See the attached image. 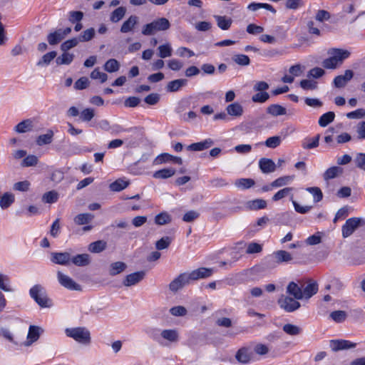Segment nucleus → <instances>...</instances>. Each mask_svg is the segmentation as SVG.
<instances>
[{
    "mask_svg": "<svg viewBox=\"0 0 365 365\" xmlns=\"http://www.w3.org/2000/svg\"><path fill=\"white\" fill-rule=\"evenodd\" d=\"M259 167L263 173H271L276 170L274 162L266 158H262L259 160Z\"/></svg>",
    "mask_w": 365,
    "mask_h": 365,
    "instance_id": "dca6fc26",
    "label": "nucleus"
},
{
    "mask_svg": "<svg viewBox=\"0 0 365 365\" xmlns=\"http://www.w3.org/2000/svg\"><path fill=\"white\" fill-rule=\"evenodd\" d=\"M0 289L4 292H10L13 289L10 286V280L7 275L0 273Z\"/></svg>",
    "mask_w": 365,
    "mask_h": 365,
    "instance_id": "3c124183",
    "label": "nucleus"
},
{
    "mask_svg": "<svg viewBox=\"0 0 365 365\" xmlns=\"http://www.w3.org/2000/svg\"><path fill=\"white\" fill-rule=\"evenodd\" d=\"M320 135L318 134L313 138H307L302 143L304 149H312L319 146Z\"/></svg>",
    "mask_w": 365,
    "mask_h": 365,
    "instance_id": "09e8293b",
    "label": "nucleus"
},
{
    "mask_svg": "<svg viewBox=\"0 0 365 365\" xmlns=\"http://www.w3.org/2000/svg\"><path fill=\"white\" fill-rule=\"evenodd\" d=\"M269 98V95L267 92H258L253 95L252 101L255 103H264Z\"/></svg>",
    "mask_w": 365,
    "mask_h": 365,
    "instance_id": "680f3d73",
    "label": "nucleus"
},
{
    "mask_svg": "<svg viewBox=\"0 0 365 365\" xmlns=\"http://www.w3.org/2000/svg\"><path fill=\"white\" fill-rule=\"evenodd\" d=\"M71 257L70 253L65 252H52L51 260L53 263L66 265L71 261Z\"/></svg>",
    "mask_w": 365,
    "mask_h": 365,
    "instance_id": "ddd939ff",
    "label": "nucleus"
},
{
    "mask_svg": "<svg viewBox=\"0 0 365 365\" xmlns=\"http://www.w3.org/2000/svg\"><path fill=\"white\" fill-rule=\"evenodd\" d=\"M232 60L237 65L246 66L250 65V59L248 56L245 54H235L232 57Z\"/></svg>",
    "mask_w": 365,
    "mask_h": 365,
    "instance_id": "a18cd8bd",
    "label": "nucleus"
},
{
    "mask_svg": "<svg viewBox=\"0 0 365 365\" xmlns=\"http://www.w3.org/2000/svg\"><path fill=\"white\" fill-rule=\"evenodd\" d=\"M65 334L68 337L73 339L80 344L88 345L91 343V333L86 327L66 328Z\"/></svg>",
    "mask_w": 365,
    "mask_h": 365,
    "instance_id": "20e7f679",
    "label": "nucleus"
},
{
    "mask_svg": "<svg viewBox=\"0 0 365 365\" xmlns=\"http://www.w3.org/2000/svg\"><path fill=\"white\" fill-rule=\"evenodd\" d=\"M252 356L251 351L247 347L240 349L235 354L237 361L243 364H248L251 361Z\"/></svg>",
    "mask_w": 365,
    "mask_h": 365,
    "instance_id": "f3484780",
    "label": "nucleus"
},
{
    "mask_svg": "<svg viewBox=\"0 0 365 365\" xmlns=\"http://www.w3.org/2000/svg\"><path fill=\"white\" fill-rule=\"evenodd\" d=\"M191 283L188 272L180 274L174 278L168 285L169 290L173 293H176L181 290L184 287Z\"/></svg>",
    "mask_w": 365,
    "mask_h": 365,
    "instance_id": "423d86ee",
    "label": "nucleus"
},
{
    "mask_svg": "<svg viewBox=\"0 0 365 365\" xmlns=\"http://www.w3.org/2000/svg\"><path fill=\"white\" fill-rule=\"evenodd\" d=\"M214 269L212 268L200 267L188 272L191 282L201 279H206L212 275Z\"/></svg>",
    "mask_w": 365,
    "mask_h": 365,
    "instance_id": "9d476101",
    "label": "nucleus"
},
{
    "mask_svg": "<svg viewBox=\"0 0 365 365\" xmlns=\"http://www.w3.org/2000/svg\"><path fill=\"white\" fill-rule=\"evenodd\" d=\"M158 56L161 58H165L172 56L173 48L168 43L160 45L158 46Z\"/></svg>",
    "mask_w": 365,
    "mask_h": 365,
    "instance_id": "58836bf2",
    "label": "nucleus"
},
{
    "mask_svg": "<svg viewBox=\"0 0 365 365\" xmlns=\"http://www.w3.org/2000/svg\"><path fill=\"white\" fill-rule=\"evenodd\" d=\"M42 332L43 329L41 327L31 325L29 327L27 335V341L25 342V345L27 346H31L34 342L38 339L40 334Z\"/></svg>",
    "mask_w": 365,
    "mask_h": 365,
    "instance_id": "4468645a",
    "label": "nucleus"
},
{
    "mask_svg": "<svg viewBox=\"0 0 365 365\" xmlns=\"http://www.w3.org/2000/svg\"><path fill=\"white\" fill-rule=\"evenodd\" d=\"M273 257L276 262L281 264L283 262H288L292 259L291 254L284 250H279L273 253Z\"/></svg>",
    "mask_w": 365,
    "mask_h": 365,
    "instance_id": "a878e982",
    "label": "nucleus"
},
{
    "mask_svg": "<svg viewBox=\"0 0 365 365\" xmlns=\"http://www.w3.org/2000/svg\"><path fill=\"white\" fill-rule=\"evenodd\" d=\"M175 173V169L169 168L155 171L153 176L156 179H167L173 176Z\"/></svg>",
    "mask_w": 365,
    "mask_h": 365,
    "instance_id": "bb28decb",
    "label": "nucleus"
},
{
    "mask_svg": "<svg viewBox=\"0 0 365 365\" xmlns=\"http://www.w3.org/2000/svg\"><path fill=\"white\" fill-rule=\"evenodd\" d=\"M280 307L286 312H292L300 307V303L294 298L289 297H282L278 300Z\"/></svg>",
    "mask_w": 365,
    "mask_h": 365,
    "instance_id": "1a4fd4ad",
    "label": "nucleus"
},
{
    "mask_svg": "<svg viewBox=\"0 0 365 365\" xmlns=\"http://www.w3.org/2000/svg\"><path fill=\"white\" fill-rule=\"evenodd\" d=\"M56 55L57 53L56 51H51L44 54L41 59L37 63V66H42L48 65L51 61L56 57Z\"/></svg>",
    "mask_w": 365,
    "mask_h": 365,
    "instance_id": "8fccbe9b",
    "label": "nucleus"
},
{
    "mask_svg": "<svg viewBox=\"0 0 365 365\" xmlns=\"http://www.w3.org/2000/svg\"><path fill=\"white\" fill-rule=\"evenodd\" d=\"M73 54L65 51L56 58V63L57 65H68L73 61Z\"/></svg>",
    "mask_w": 365,
    "mask_h": 365,
    "instance_id": "37998d69",
    "label": "nucleus"
},
{
    "mask_svg": "<svg viewBox=\"0 0 365 365\" xmlns=\"http://www.w3.org/2000/svg\"><path fill=\"white\" fill-rule=\"evenodd\" d=\"M79 41V39L76 38L67 40L61 45V49L63 52L67 51L71 48L76 46Z\"/></svg>",
    "mask_w": 365,
    "mask_h": 365,
    "instance_id": "13d9d810",
    "label": "nucleus"
},
{
    "mask_svg": "<svg viewBox=\"0 0 365 365\" xmlns=\"http://www.w3.org/2000/svg\"><path fill=\"white\" fill-rule=\"evenodd\" d=\"M171 220L170 215L166 212H162L157 215L155 217V222L159 225H163Z\"/></svg>",
    "mask_w": 365,
    "mask_h": 365,
    "instance_id": "4d7b16f0",
    "label": "nucleus"
},
{
    "mask_svg": "<svg viewBox=\"0 0 365 365\" xmlns=\"http://www.w3.org/2000/svg\"><path fill=\"white\" fill-rule=\"evenodd\" d=\"M247 9L252 11H256L259 9H264L269 11L274 14H275L277 12L276 9L271 4L266 3L252 2L248 5Z\"/></svg>",
    "mask_w": 365,
    "mask_h": 365,
    "instance_id": "c756f323",
    "label": "nucleus"
},
{
    "mask_svg": "<svg viewBox=\"0 0 365 365\" xmlns=\"http://www.w3.org/2000/svg\"><path fill=\"white\" fill-rule=\"evenodd\" d=\"M171 243V238L169 237H163L158 240L155 243V247L158 250L166 249Z\"/></svg>",
    "mask_w": 365,
    "mask_h": 365,
    "instance_id": "052dcab7",
    "label": "nucleus"
},
{
    "mask_svg": "<svg viewBox=\"0 0 365 365\" xmlns=\"http://www.w3.org/2000/svg\"><path fill=\"white\" fill-rule=\"evenodd\" d=\"M307 190L313 195L314 201L315 202H319L322 200L323 193L319 187H307Z\"/></svg>",
    "mask_w": 365,
    "mask_h": 365,
    "instance_id": "864d4df0",
    "label": "nucleus"
},
{
    "mask_svg": "<svg viewBox=\"0 0 365 365\" xmlns=\"http://www.w3.org/2000/svg\"><path fill=\"white\" fill-rule=\"evenodd\" d=\"M31 297L42 308H49L52 301L48 297L46 289L41 284H35L29 290Z\"/></svg>",
    "mask_w": 365,
    "mask_h": 365,
    "instance_id": "7ed1b4c3",
    "label": "nucleus"
},
{
    "mask_svg": "<svg viewBox=\"0 0 365 365\" xmlns=\"http://www.w3.org/2000/svg\"><path fill=\"white\" fill-rule=\"evenodd\" d=\"M170 27V23L168 19L161 17L145 24L142 28L141 33L144 36H153L158 32L168 30Z\"/></svg>",
    "mask_w": 365,
    "mask_h": 365,
    "instance_id": "f03ea898",
    "label": "nucleus"
},
{
    "mask_svg": "<svg viewBox=\"0 0 365 365\" xmlns=\"http://www.w3.org/2000/svg\"><path fill=\"white\" fill-rule=\"evenodd\" d=\"M53 137V132L51 130H48L46 134L40 135L37 138L36 143L40 146L50 144L52 142Z\"/></svg>",
    "mask_w": 365,
    "mask_h": 365,
    "instance_id": "e433bc0d",
    "label": "nucleus"
},
{
    "mask_svg": "<svg viewBox=\"0 0 365 365\" xmlns=\"http://www.w3.org/2000/svg\"><path fill=\"white\" fill-rule=\"evenodd\" d=\"M214 18L217 21L218 27L220 28L221 29L228 30L230 28L231 24L232 23V21L230 18H228L225 16L218 15L214 16Z\"/></svg>",
    "mask_w": 365,
    "mask_h": 365,
    "instance_id": "c85d7f7f",
    "label": "nucleus"
},
{
    "mask_svg": "<svg viewBox=\"0 0 365 365\" xmlns=\"http://www.w3.org/2000/svg\"><path fill=\"white\" fill-rule=\"evenodd\" d=\"M153 339L160 344L163 345L161 339L168 341L170 343H176L179 340V333L176 329H164L160 332V335L154 334Z\"/></svg>",
    "mask_w": 365,
    "mask_h": 365,
    "instance_id": "0eeeda50",
    "label": "nucleus"
},
{
    "mask_svg": "<svg viewBox=\"0 0 365 365\" xmlns=\"http://www.w3.org/2000/svg\"><path fill=\"white\" fill-rule=\"evenodd\" d=\"M187 83V80L185 78H179L170 81L166 86V90L168 92H177L181 88L185 86Z\"/></svg>",
    "mask_w": 365,
    "mask_h": 365,
    "instance_id": "a211bd4d",
    "label": "nucleus"
},
{
    "mask_svg": "<svg viewBox=\"0 0 365 365\" xmlns=\"http://www.w3.org/2000/svg\"><path fill=\"white\" fill-rule=\"evenodd\" d=\"M94 115L95 112L93 109L86 108L81 111L80 118L83 121L88 122L94 117Z\"/></svg>",
    "mask_w": 365,
    "mask_h": 365,
    "instance_id": "69168bd1",
    "label": "nucleus"
},
{
    "mask_svg": "<svg viewBox=\"0 0 365 365\" xmlns=\"http://www.w3.org/2000/svg\"><path fill=\"white\" fill-rule=\"evenodd\" d=\"M38 158L36 155H30L24 158L21 163L23 167H31L37 165Z\"/></svg>",
    "mask_w": 365,
    "mask_h": 365,
    "instance_id": "0e129e2a",
    "label": "nucleus"
},
{
    "mask_svg": "<svg viewBox=\"0 0 365 365\" xmlns=\"http://www.w3.org/2000/svg\"><path fill=\"white\" fill-rule=\"evenodd\" d=\"M328 54L330 56L323 61L322 66L327 69H334L341 65L350 56L351 53L341 48H331L328 51Z\"/></svg>",
    "mask_w": 365,
    "mask_h": 365,
    "instance_id": "f257e3e1",
    "label": "nucleus"
},
{
    "mask_svg": "<svg viewBox=\"0 0 365 365\" xmlns=\"http://www.w3.org/2000/svg\"><path fill=\"white\" fill-rule=\"evenodd\" d=\"M72 262L77 266H86L90 263V257L88 254H80L71 258Z\"/></svg>",
    "mask_w": 365,
    "mask_h": 365,
    "instance_id": "72a5a7b5",
    "label": "nucleus"
},
{
    "mask_svg": "<svg viewBox=\"0 0 365 365\" xmlns=\"http://www.w3.org/2000/svg\"><path fill=\"white\" fill-rule=\"evenodd\" d=\"M267 113L272 116L277 117L287 113V110L279 104H272L267 108Z\"/></svg>",
    "mask_w": 365,
    "mask_h": 365,
    "instance_id": "393cba45",
    "label": "nucleus"
},
{
    "mask_svg": "<svg viewBox=\"0 0 365 365\" xmlns=\"http://www.w3.org/2000/svg\"><path fill=\"white\" fill-rule=\"evenodd\" d=\"M33 128V122L31 119L24 120L19 123H18L15 128L14 130L19 133H24L32 130Z\"/></svg>",
    "mask_w": 365,
    "mask_h": 365,
    "instance_id": "cd10ccee",
    "label": "nucleus"
},
{
    "mask_svg": "<svg viewBox=\"0 0 365 365\" xmlns=\"http://www.w3.org/2000/svg\"><path fill=\"white\" fill-rule=\"evenodd\" d=\"M126 269L127 264L123 262L118 261L110 264L108 273L113 277L123 272Z\"/></svg>",
    "mask_w": 365,
    "mask_h": 365,
    "instance_id": "6ab92c4d",
    "label": "nucleus"
},
{
    "mask_svg": "<svg viewBox=\"0 0 365 365\" xmlns=\"http://www.w3.org/2000/svg\"><path fill=\"white\" fill-rule=\"evenodd\" d=\"M283 331L291 336H297L302 333V329L294 324H286L282 327Z\"/></svg>",
    "mask_w": 365,
    "mask_h": 365,
    "instance_id": "a19ab883",
    "label": "nucleus"
},
{
    "mask_svg": "<svg viewBox=\"0 0 365 365\" xmlns=\"http://www.w3.org/2000/svg\"><path fill=\"white\" fill-rule=\"evenodd\" d=\"M255 185V181L250 178H241L235 182V185L242 189H248Z\"/></svg>",
    "mask_w": 365,
    "mask_h": 365,
    "instance_id": "5fc2aeb1",
    "label": "nucleus"
},
{
    "mask_svg": "<svg viewBox=\"0 0 365 365\" xmlns=\"http://www.w3.org/2000/svg\"><path fill=\"white\" fill-rule=\"evenodd\" d=\"M282 140V139L281 136H277V135L272 136V137L268 138L265 140L264 145L266 147L269 148H276L281 144Z\"/></svg>",
    "mask_w": 365,
    "mask_h": 365,
    "instance_id": "603ef678",
    "label": "nucleus"
},
{
    "mask_svg": "<svg viewBox=\"0 0 365 365\" xmlns=\"http://www.w3.org/2000/svg\"><path fill=\"white\" fill-rule=\"evenodd\" d=\"M294 190L293 187H287L284 188H282L277 191L272 197V200L274 202L279 201L286 197H289V199L291 200V195L292 190Z\"/></svg>",
    "mask_w": 365,
    "mask_h": 365,
    "instance_id": "7c9ffc66",
    "label": "nucleus"
},
{
    "mask_svg": "<svg viewBox=\"0 0 365 365\" xmlns=\"http://www.w3.org/2000/svg\"><path fill=\"white\" fill-rule=\"evenodd\" d=\"M57 278L60 284L68 289L77 291L81 289L80 284L74 282L69 276L63 274L60 271L57 272Z\"/></svg>",
    "mask_w": 365,
    "mask_h": 365,
    "instance_id": "6e6552de",
    "label": "nucleus"
},
{
    "mask_svg": "<svg viewBox=\"0 0 365 365\" xmlns=\"http://www.w3.org/2000/svg\"><path fill=\"white\" fill-rule=\"evenodd\" d=\"M226 110L227 113L232 116L239 117L241 116L243 113V108L238 103H233L230 104L227 107Z\"/></svg>",
    "mask_w": 365,
    "mask_h": 365,
    "instance_id": "2f4dec72",
    "label": "nucleus"
},
{
    "mask_svg": "<svg viewBox=\"0 0 365 365\" xmlns=\"http://www.w3.org/2000/svg\"><path fill=\"white\" fill-rule=\"evenodd\" d=\"M304 5L302 0H287L285 1V8L287 9L297 10Z\"/></svg>",
    "mask_w": 365,
    "mask_h": 365,
    "instance_id": "6e6d98bb",
    "label": "nucleus"
},
{
    "mask_svg": "<svg viewBox=\"0 0 365 365\" xmlns=\"http://www.w3.org/2000/svg\"><path fill=\"white\" fill-rule=\"evenodd\" d=\"M128 185V182L118 179L110 185V189L114 192H120L127 187Z\"/></svg>",
    "mask_w": 365,
    "mask_h": 365,
    "instance_id": "de8ad7c7",
    "label": "nucleus"
},
{
    "mask_svg": "<svg viewBox=\"0 0 365 365\" xmlns=\"http://www.w3.org/2000/svg\"><path fill=\"white\" fill-rule=\"evenodd\" d=\"M95 35V30L93 28L88 29L85 30L81 36L79 37V41L81 42L88 41L91 40Z\"/></svg>",
    "mask_w": 365,
    "mask_h": 365,
    "instance_id": "338daca9",
    "label": "nucleus"
},
{
    "mask_svg": "<svg viewBox=\"0 0 365 365\" xmlns=\"http://www.w3.org/2000/svg\"><path fill=\"white\" fill-rule=\"evenodd\" d=\"M14 195L11 192H5L0 199V207L5 210L11 205L14 202Z\"/></svg>",
    "mask_w": 365,
    "mask_h": 365,
    "instance_id": "473e14b6",
    "label": "nucleus"
},
{
    "mask_svg": "<svg viewBox=\"0 0 365 365\" xmlns=\"http://www.w3.org/2000/svg\"><path fill=\"white\" fill-rule=\"evenodd\" d=\"M356 343L344 339H333L329 341L330 348L333 351L354 349Z\"/></svg>",
    "mask_w": 365,
    "mask_h": 365,
    "instance_id": "9b49d317",
    "label": "nucleus"
},
{
    "mask_svg": "<svg viewBox=\"0 0 365 365\" xmlns=\"http://www.w3.org/2000/svg\"><path fill=\"white\" fill-rule=\"evenodd\" d=\"M213 143H214L212 139L207 138L203 141L190 144L187 147V149L193 151H201L207 148H209L213 145Z\"/></svg>",
    "mask_w": 365,
    "mask_h": 365,
    "instance_id": "aec40b11",
    "label": "nucleus"
},
{
    "mask_svg": "<svg viewBox=\"0 0 365 365\" xmlns=\"http://www.w3.org/2000/svg\"><path fill=\"white\" fill-rule=\"evenodd\" d=\"M58 195L56 191H49L43 195V200L46 203H53L58 200Z\"/></svg>",
    "mask_w": 365,
    "mask_h": 365,
    "instance_id": "e2e57ef3",
    "label": "nucleus"
},
{
    "mask_svg": "<svg viewBox=\"0 0 365 365\" xmlns=\"http://www.w3.org/2000/svg\"><path fill=\"white\" fill-rule=\"evenodd\" d=\"M61 29L56 30L54 32L51 33L47 36L48 42L50 45H56L61 42L63 38L62 37Z\"/></svg>",
    "mask_w": 365,
    "mask_h": 365,
    "instance_id": "79ce46f5",
    "label": "nucleus"
},
{
    "mask_svg": "<svg viewBox=\"0 0 365 365\" xmlns=\"http://www.w3.org/2000/svg\"><path fill=\"white\" fill-rule=\"evenodd\" d=\"M343 173V168L339 166H333L328 168L323 174L324 180H329L338 177Z\"/></svg>",
    "mask_w": 365,
    "mask_h": 365,
    "instance_id": "4be33fe9",
    "label": "nucleus"
},
{
    "mask_svg": "<svg viewBox=\"0 0 365 365\" xmlns=\"http://www.w3.org/2000/svg\"><path fill=\"white\" fill-rule=\"evenodd\" d=\"M365 225V220L361 217H351L346 220L341 227V233L344 238L351 236L360 226Z\"/></svg>",
    "mask_w": 365,
    "mask_h": 365,
    "instance_id": "39448f33",
    "label": "nucleus"
},
{
    "mask_svg": "<svg viewBox=\"0 0 365 365\" xmlns=\"http://www.w3.org/2000/svg\"><path fill=\"white\" fill-rule=\"evenodd\" d=\"M334 118L335 114L332 111H329L326 113H324L319 119V125L321 127H326L334 121Z\"/></svg>",
    "mask_w": 365,
    "mask_h": 365,
    "instance_id": "4c0bfd02",
    "label": "nucleus"
},
{
    "mask_svg": "<svg viewBox=\"0 0 365 365\" xmlns=\"http://www.w3.org/2000/svg\"><path fill=\"white\" fill-rule=\"evenodd\" d=\"M106 242L103 240H98L91 242L88 245V250L93 253H100L106 248Z\"/></svg>",
    "mask_w": 365,
    "mask_h": 365,
    "instance_id": "c9c22d12",
    "label": "nucleus"
},
{
    "mask_svg": "<svg viewBox=\"0 0 365 365\" xmlns=\"http://www.w3.org/2000/svg\"><path fill=\"white\" fill-rule=\"evenodd\" d=\"M287 292L289 294L294 296L296 299H302L304 298L302 288L294 282H292L288 284Z\"/></svg>",
    "mask_w": 365,
    "mask_h": 365,
    "instance_id": "412c9836",
    "label": "nucleus"
},
{
    "mask_svg": "<svg viewBox=\"0 0 365 365\" xmlns=\"http://www.w3.org/2000/svg\"><path fill=\"white\" fill-rule=\"evenodd\" d=\"M356 166L365 171V153H358L355 158Z\"/></svg>",
    "mask_w": 365,
    "mask_h": 365,
    "instance_id": "774afa93",
    "label": "nucleus"
},
{
    "mask_svg": "<svg viewBox=\"0 0 365 365\" xmlns=\"http://www.w3.org/2000/svg\"><path fill=\"white\" fill-rule=\"evenodd\" d=\"M120 63L115 58L108 60L104 64V69L109 73L116 72L120 68Z\"/></svg>",
    "mask_w": 365,
    "mask_h": 365,
    "instance_id": "c03bdc74",
    "label": "nucleus"
},
{
    "mask_svg": "<svg viewBox=\"0 0 365 365\" xmlns=\"http://www.w3.org/2000/svg\"><path fill=\"white\" fill-rule=\"evenodd\" d=\"M318 291V284L316 282L310 281L309 283L303 288L302 294L304 298L309 299Z\"/></svg>",
    "mask_w": 365,
    "mask_h": 365,
    "instance_id": "5701e85b",
    "label": "nucleus"
},
{
    "mask_svg": "<svg viewBox=\"0 0 365 365\" xmlns=\"http://www.w3.org/2000/svg\"><path fill=\"white\" fill-rule=\"evenodd\" d=\"M294 179L293 176L286 175L278 178L271 182L273 187H280L287 185Z\"/></svg>",
    "mask_w": 365,
    "mask_h": 365,
    "instance_id": "ea45409f",
    "label": "nucleus"
},
{
    "mask_svg": "<svg viewBox=\"0 0 365 365\" xmlns=\"http://www.w3.org/2000/svg\"><path fill=\"white\" fill-rule=\"evenodd\" d=\"M93 219V215L91 213H81L74 217V222L78 225L88 224Z\"/></svg>",
    "mask_w": 365,
    "mask_h": 365,
    "instance_id": "f704fd0d",
    "label": "nucleus"
},
{
    "mask_svg": "<svg viewBox=\"0 0 365 365\" xmlns=\"http://www.w3.org/2000/svg\"><path fill=\"white\" fill-rule=\"evenodd\" d=\"M139 18L135 15H131L125 21L123 22L120 27V32L127 34L131 32L138 24Z\"/></svg>",
    "mask_w": 365,
    "mask_h": 365,
    "instance_id": "2eb2a0df",
    "label": "nucleus"
},
{
    "mask_svg": "<svg viewBox=\"0 0 365 365\" xmlns=\"http://www.w3.org/2000/svg\"><path fill=\"white\" fill-rule=\"evenodd\" d=\"M126 9L123 6H120L115 9L110 15V21L116 23L119 21L125 16Z\"/></svg>",
    "mask_w": 365,
    "mask_h": 365,
    "instance_id": "49530a36",
    "label": "nucleus"
},
{
    "mask_svg": "<svg viewBox=\"0 0 365 365\" xmlns=\"http://www.w3.org/2000/svg\"><path fill=\"white\" fill-rule=\"evenodd\" d=\"M247 207L250 210H258L267 207V201L263 199H255L250 200L246 204Z\"/></svg>",
    "mask_w": 365,
    "mask_h": 365,
    "instance_id": "b1692460",
    "label": "nucleus"
},
{
    "mask_svg": "<svg viewBox=\"0 0 365 365\" xmlns=\"http://www.w3.org/2000/svg\"><path fill=\"white\" fill-rule=\"evenodd\" d=\"M145 272L140 271L126 275L123 284L125 287H130L140 282L145 277Z\"/></svg>",
    "mask_w": 365,
    "mask_h": 365,
    "instance_id": "f8f14e48",
    "label": "nucleus"
},
{
    "mask_svg": "<svg viewBox=\"0 0 365 365\" xmlns=\"http://www.w3.org/2000/svg\"><path fill=\"white\" fill-rule=\"evenodd\" d=\"M330 317L336 322L340 323L346 319V314L344 311H334L330 314Z\"/></svg>",
    "mask_w": 365,
    "mask_h": 365,
    "instance_id": "bf43d9fd",
    "label": "nucleus"
}]
</instances>
